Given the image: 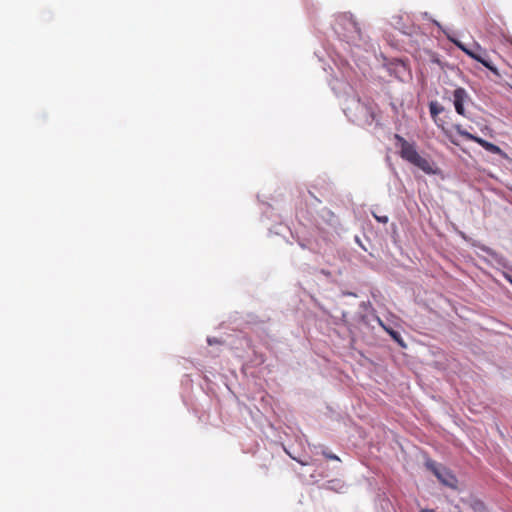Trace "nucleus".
I'll use <instances>...</instances> for the list:
<instances>
[{"label": "nucleus", "mask_w": 512, "mask_h": 512, "mask_svg": "<svg viewBox=\"0 0 512 512\" xmlns=\"http://www.w3.org/2000/svg\"><path fill=\"white\" fill-rule=\"evenodd\" d=\"M394 138L398 142L399 153L402 159L411 163L412 165L418 167L420 170L425 172L426 174H434L435 169L433 168V163L428 159L422 157L416 150L414 143H409L406 139H404L399 134H395Z\"/></svg>", "instance_id": "obj_1"}, {"label": "nucleus", "mask_w": 512, "mask_h": 512, "mask_svg": "<svg viewBox=\"0 0 512 512\" xmlns=\"http://www.w3.org/2000/svg\"><path fill=\"white\" fill-rule=\"evenodd\" d=\"M343 111L353 122L370 124L375 118L373 103L369 100L361 101L356 97L346 99Z\"/></svg>", "instance_id": "obj_2"}, {"label": "nucleus", "mask_w": 512, "mask_h": 512, "mask_svg": "<svg viewBox=\"0 0 512 512\" xmlns=\"http://www.w3.org/2000/svg\"><path fill=\"white\" fill-rule=\"evenodd\" d=\"M337 22L344 30L343 36L346 38L347 42L358 46L362 40V33L353 15L345 13L338 18Z\"/></svg>", "instance_id": "obj_3"}, {"label": "nucleus", "mask_w": 512, "mask_h": 512, "mask_svg": "<svg viewBox=\"0 0 512 512\" xmlns=\"http://www.w3.org/2000/svg\"><path fill=\"white\" fill-rule=\"evenodd\" d=\"M426 467L433 472L437 479L445 486L455 489L457 487V479L445 466L435 461L428 460Z\"/></svg>", "instance_id": "obj_4"}, {"label": "nucleus", "mask_w": 512, "mask_h": 512, "mask_svg": "<svg viewBox=\"0 0 512 512\" xmlns=\"http://www.w3.org/2000/svg\"><path fill=\"white\" fill-rule=\"evenodd\" d=\"M458 132L461 136L465 137L468 140L476 142L477 144H479L481 147H483L486 151H488L490 153L499 154V155L503 154L502 149L499 146H497L491 142H488V141H486L476 135H473L465 130H458Z\"/></svg>", "instance_id": "obj_5"}, {"label": "nucleus", "mask_w": 512, "mask_h": 512, "mask_svg": "<svg viewBox=\"0 0 512 512\" xmlns=\"http://www.w3.org/2000/svg\"><path fill=\"white\" fill-rule=\"evenodd\" d=\"M467 98H468V94L464 88L459 87L454 90L453 103H454L455 110L459 115H462V116L465 115L464 102L466 101Z\"/></svg>", "instance_id": "obj_6"}, {"label": "nucleus", "mask_w": 512, "mask_h": 512, "mask_svg": "<svg viewBox=\"0 0 512 512\" xmlns=\"http://www.w3.org/2000/svg\"><path fill=\"white\" fill-rule=\"evenodd\" d=\"M447 37L451 42H453L459 49H461L464 53H466L472 59L480 62L487 68H491L489 62L484 57H482L479 53H476L475 51L468 49L462 42L458 41L457 39L451 37L448 34H447Z\"/></svg>", "instance_id": "obj_7"}, {"label": "nucleus", "mask_w": 512, "mask_h": 512, "mask_svg": "<svg viewBox=\"0 0 512 512\" xmlns=\"http://www.w3.org/2000/svg\"><path fill=\"white\" fill-rule=\"evenodd\" d=\"M480 250L483 251L484 253H486L489 257H491V259L494 262H496L498 265H500L502 267H507L508 262H507V259L503 255L497 253L496 251H494L493 249H491L485 245H481Z\"/></svg>", "instance_id": "obj_8"}, {"label": "nucleus", "mask_w": 512, "mask_h": 512, "mask_svg": "<svg viewBox=\"0 0 512 512\" xmlns=\"http://www.w3.org/2000/svg\"><path fill=\"white\" fill-rule=\"evenodd\" d=\"M324 488L335 492H343L345 489V483L339 479H333L327 481L324 484Z\"/></svg>", "instance_id": "obj_9"}, {"label": "nucleus", "mask_w": 512, "mask_h": 512, "mask_svg": "<svg viewBox=\"0 0 512 512\" xmlns=\"http://www.w3.org/2000/svg\"><path fill=\"white\" fill-rule=\"evenodd\" d=\"M377 321H378L379 325H380V326H381V327H382V328H383V329H384V330H385V331H386V332H387V333H388V334H389V335H390V336H391V337H392V338H393V339H394L398 344H400L402 347H405V344H404V342H403V340H402V338H401V336H400L399 332H397V331L393 330L392 328L387 327V326L383 323V321H382L380 318H378V319H377Z\"/></svg>", "instance_id": "obj_10"}, {"label": "nucleus", "mask_w": 512, "mask_h": 512, "mask_svg": "<svg viewBox=\"0 0 512 512\" xmlns=\"http://www.w3.org/2000/svg\"><path fill=\"white\" fill-rule=\"evenodd\" d=\"M443 107L436 101H432L429 104V111L432 117H435L443 112Z\"/></svg>", "instance_id": "obj_11"}, {"label": "nucleus", "mask_w": 512, "mask_h": 512, "mask_svg": "<svg viewBox=\"0 0 512 512\" xmlns=\"http://www.w3.org/2000/svg\"><path fill=\"white\" fill-rule=\"evenodd\" d=\"M471 508L474 512H486L484 503L480 500H475L471 503Z\"/></svg>", "instance_id": "obj_12"}, {"label": "nucleus", "mask_w": 512, "mask_h": 512, "mask_svg": "<svg viewBox=\"0 0 512 512\" xmlns=\"http://www.w3.org/2000/svg\"><path fill=\"white\" fill-rule=\"evenodd\" d=\"M322 454L327 458V459H330V460H335V461H340V458L332 453V452H328V451H323Z\"/></svg>", "instance_id": "obj_13"}, {"label": "nucleus", "mask_w": 512, "mask_h": 512, "mask_svg": "<svg viewBox=\"0 0 512 512\" xmlns=\"http://www.w3.org/2000/svg\"><path fill=\"white\" fill-rule=\"evenodd\" d=\"M375 218L378 222H381V223H387L388 222V217L387 216H376L375 215Z\"/></svg>", "instance_id": "obj_14"}, {"label": "nucleus", "mask_w": 512, "mask_h": 512, "mask_svg": "<svg viewBox=\"0 0 512 512\" xmlns=\"http://www.w3.org/2000/svg\"><path fill=\"white\" fill-rule=\"evenodd\" d=\"M503 277L512 285V276L506 272H503Z\"/></svg>", "instance_id": "obj_15"}, {"label": "nucleus", "mask_w": 512, "mask_h": 512, "mask_svg": "<svg viewBox=\"0 0 512 512\" xmlns=\"http://www.w3.org/2000/svg\"><path fill=\"white\" fill-rule=\"evenodd\" d=\"M431 20L439 29H441L443 32H445L442 25L438 21H436L434 19H431Z\"/></svg>", "instance_id": "obj_16"}, {"label": "nucleus", "mask_w": 512, "mask_h": 512, "mask_svg": "<svg viewBox=\"0 0 512 512\" xmlns=\"http://www.w3.org/2000/svg\"><path fill=\"white\" fill-rule=\"evenodd\" d=\"M422 16H423L424 18H426V19H431V18H430V16H429V14H428L427 12H424V13L422 14Z\"/></svg>", "instance_id": "obj_17"}, {"label": "nucleus", "mask_w": 512, "mask_h": 512, "mask_svg": "<svg viewBox=\"0 0 512 512\" xmlns=\"http://www.w3.org/2000/svg\"><path fill=\"white\" fill-rule=\"evenodd\" d=\"M421 512H435L433 509H422Z\"/></svg>", "instance_id": "obj_18"}]
</instances>
